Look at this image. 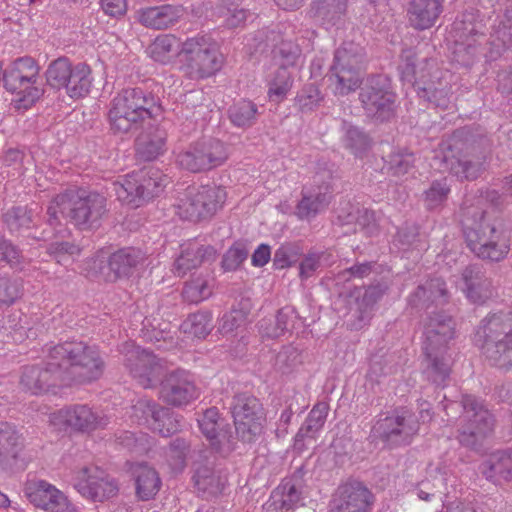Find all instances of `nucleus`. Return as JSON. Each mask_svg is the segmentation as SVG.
Listing matches in <instances>:
<instances>
[{"mask_svg": "<svg viewBox=\"0 0 512 512\" xmlns=\"http://www.w3.org/2000/svg\"><path fill=\"white\" fill-rule=\"evenodd\" d=\"M103 368L104 363L95 348L78 341L64 342L49 348L44 363L25 367L20 383L24 389L38 395L59 383L96 380Z\"/></svg>", "mask_w": 512, "mask_h": 512, "instance_id": "1", "label": "nucleus"}, {"mask_svg": "<svg viewBox=\"0 0 512 512\" xmlns=\"http://www.w3.org/2000/svg\"><path fill=\"white\" fill-rule=\"evenodd\" d=\"M499 194L487 191L485 196L466 197L461 208L464 237L470 250L479 258L502 260L509 252V234L500 219L485 208L490 201L496 203Z\"/></svg>", "mask_w": 512, "mask_h": 512, "instance_id": "2", "label": "nucleus"}, {"mask_svg": "<svg viewBox=\"0 0 512 512\" xmlns=\"http://www.w3.org/2000/svg\"><path fill=\"white\" fill-rule=\"evenodd\" d=\"M455 334V320L444 312L432 313L424 321L423 373L427 380L437 386L444 385L449 378L452 357L448 350Z\"/></svg>", "mask_w": 512, "mask_h": 512, "instance_id": "3", "label": "nucleus"}, {"mask_svg": "<svg viewBox=\"0 0 512 512\" xmlns=\"http://www.w3.org/2000/svg\"><path fill=\"white\" fill-rule=\"evenodd\" d=\"M107 212V199L99 193L85 190L59 194L47 208L50 225L59 223L58 215L61 214L80 230L99 227Z\"/></svg>", "mask_w": 512, "mask_h": 512, "instance_id": "4", "label": "nucleus"}, {"mask_svg": "<svg viewBox=\"0 0 512 512\" xmlns=\"http://www.w3.org/2000/svg\"><path fill=\"white\" fill-rule=\"evenodd\" d=\"M108 116L113 128H129L138 123L146 128H156L165 118L159 100L141 88H129L119 93L113 99Z\"/></svg>", "mask_w": 512, "mask_h": 512, "instance_id": "5", "label": "nucleus"}, {"mask_svg": "<svg viewBox=\"0 0 512 512\" xmlns=\"http://www.w3.org/2000/svg\"><path fill=\"white\" fill-rule=\"evenodd\" d=\"M500 314L482 320L477 337L483 340L482 351L486 359L500 369L512 368V323Z\"/></svg>", "mask_w": 512, "mask_h": 512, "instance_id": "6", "label": "nucleus"}, {"mask_svg": "<svg viewBox=\"0 0 512 512\" xmlns=\"http://www.w3.org/2000/svg\"><path fill=\"white\" fill-rule=\"evenodd\" d=\"M225 199L226 191L215 184L189 186L178 196L176 213L182 219L198 221L214 215Z\"/></svg>", "mask_w": 512, "mask_h": 512, "instance_id": "7", "label": "nucleus"}, {"mask_svg": "<svg viewBox=\"0 0 512 512\" xmlns=\"http://www.w3.org/2000/svg\"><path fill=\"white\" fill-rule=\"evenodd\" d=\"M183 68L191 79H203L220 70L223 60L217 44L209 37L188 38L182 43Z\"/></svg>", "mask_w": 512, "mask_h": 512, "instance_id": "8", "label": "nucleus"}, {"mask_svg": "<svg viewBox=\"0 0 512 512\" xmlns=\"http://www.w3.org/2000/svg\"><path fill=\"white\" fill-rule=\"evenodd\" d=\"M365 61V51L354 42H344L334 53L330 71L336 79L335 93L347 95L355 91L361 83V70Z\"/></svg>", "mask_w": 512, "mask_h": 512, "instance_id": "9", "label": "nucleus"}, {"mask_svg": "<svg viewBox=\"0 0 512 512\" xmlns=\"http://www.w3.org/2000/svg\"><path fill=\"white\" fill-rule=\"evenodd\" d=\"M463 408V425L459 430L458 440L461 445L477 449L494 430L493 415L481 401L472 395H465L461 400Z\"/></svg>", "mask_w": 512, "mask_h": 512, "instance_id": "10", "label": "nucleus"}, {"mask_svg": "<svg viewBox=\"0 0 512 512\" xmlns=\"http://www.w3.org/2000/svg\"><path fill=\"white\" fill-rule=\"evenodd\" d=\"M229 157L228 146L220 139L203 137L176 157L179 167L192 173L210 171L223 165Z\"/></svg>", "mask_w": 512, "mask_h": 512, "instance_id": "11", "label": "nucleus"}, {"mask_svg": "<svg viewBox=\"0 0 512 512\" xmlns=\"http://www.w3.org/2000/svg\"><path fill=\"white\" fill-rule=\"evenodd\" d=\"M39 70L38 64L30 56L17 58L4 70V87L19 96L24 106L33 104L43 93L38 86Z\"/></svg>", "mask_w": 512, "mask_h": 512, "instance_id": "12", "label": "nucleus"}, {"mask_svg": "<svg viewBox=\"0 0 512 512\" xmlns=\"http://www.w3.org/2000/svg\"><path fill=\"white\" fill-rule=\"evenodd\" d=\"M419 430L414 414L406 409L395 410L376 421L371 435L385 446L395 448L408 445Z\"/></svg>", "mask_w": 512, "mask_h": 512, "instance_id": "13", "label": "nucleus"}, {"mask_svg": "<svg viewBox=\"0 0 512 512\" xmlns=\"http://www.w3.org/2000/svg\"><path fill=\"white\" fill-rule=\"evenodd\" d=\"M332 177L333 171L326 163L319 165L312 184L303 187L301 191V199L295 210L300 220L310 221L328 207L331 201Z\"/></svg>", "mask_w": 512, "mask_h": 512, "instance_id": "14", "label": "nucleus"}, {"mask_svg": "<svg viewBox=\"0 0 512 512\" xmlns=\"http://www.w3.org/2000/svg\"><path fill=\"white\" fill-rule=\"evenodd\" d=\"M366 115L380 125L394 116V95L389 91L387 79L375 75L368 79L359 94Z\"/></svg>", "mask_w": 512, "mask_h": 512, "instance_id": "15", "label": "nucleus"}, {"mask_svg": "<svg viewBox=\"0 0 512 512\" xmlns=\"http://www.w3.org/2000/svg\"><path fill=\"white\" fill-rule=\"evenodd\" d=\"M231 412L238 437L247 443L255 441L262 432L263 421L262 406L258 399L247 393L237 394Z\"/></svg>", "mask_w": 512, "mask_h": 512, "instance_id": "16", "label": "nucleus"}, {"mask_svg": "<svg viewBox=\"0 0 512 512\" xmlns=\"http://www.w3.org/2000/svg\"><path fill=\"white\" fill-rule=\"evenodd\" d=\"M124 365L143 388L154 386L164 373V363L160 358L134 344L124 346Z\"/></svg>", "mask_w": 512, "mask_h": 512, "instance_id": "17", "label": "nucleus"}, {"mask_svg": "<svg viewBox=\"0 0 512 512\" xmlns=\"http://www.w3.org/2000/svg\"><path fill=\"white\" fill-rule=\"evenodd\" d=\"M74 488L84 498L103 502L118 494L119 487L114 478L97 467H83L77 472Z\"/></svg>", "mask_w": 512, "mask_h": 512, "instance_id": "18", "label": "nucleus"}, {"mask_svg": "<svg viewBox=\"0 0 512 512\" xmlns=\"http://www.w3.org/2000/svg\"><path fill=\"white\" fill-rule=\"evenodd\" d=\"M198 427L209 442L211 448L221 454L227 455L234 449V438L229 424L220 417L218 409H206L197 419Z\"/></svg>", "mask_w": 512, "mask_h": 512, "instance_id": "19", "label": "nucleus"}, {"mask_svg": "<svg viewBox=\"0 0 512 512\" xmlns=\"http://www.w3.org/2000/svg\"><path fill=\"white\" fill-rule=\"evenodd\" d=\"M442 150L446 168L459 180H474L484 171V156L468 149L454 148L451 144H443Z\"/></svg>", "mask_w": 512, "mask_h": 512, "instance_id": "20", "label": "nucleus"}, {"mask_svg": "<svg viewBox=\"0 0 512 512\" xmlns=\"http://www.w3.org/2000/svg\"><path fill=\"white\" fill-rule=\"evenodd\" d=\"M249 41H252L249 45L255 52L263 53L268 48H272L274 58L280 62L279 67L294 66L301 53L297 44L281 40V35L274 30L257 31Z\"/></svg>", "mask_w": 512, "mask_h": 512, "instance_id": "21", "label": "nucleus"}, {"mask_svg": "<svg viewBox=\"0 0 512 512\" xmlns=\"http://www.w3.org/2000/svg\"><path fill=\"white\" fill-rule=\"evenodd\" d=\"M24 493L37 508L48 512H74L73 506L65 494L45 480L30 481Z\"/></svg>", "mask_w": 512, "mask_h": 512, "instance_id": "22", "label": "nucleus"}, {"mask_svg": "<svg viewBox=\"0 0 512 512\" xmlns=\"http://www.w3.org/2000/svg\"><path fill=\"white\" fill-rule=\"evenodd\" d=\"M54 425L65 424L74 430L89 432L108 424L105 416H100L87 405H74L58 410L51 415Z\"/></svg>", "mask_w": 512, "mask_h": 512, "instance_id": "23", "label": "nucleus"}, {"mask_svg": "<svg viewBox=\"0 0 512 512\" xmlns=\"http://www.w3.org/2000/svg\"><path fill=\"white\" fill-rule=\"evenodd\" d=\"M162 400L173 406L187 405L198 397V391L190 375L183 370L169 373L161 383Z\"/></svg>", "mask_w": 512, "mask_h": 512, "instance_id": "24", "label": "nucleus"}, {"mask_svg": "<svg viewBox=\"0 0 512 512\" xmlns=\"http://www.w3.org/2000/svg\"><path fill=\"white\" fill-rule=\"evenodd\" d=\"M374 502V494L362 482L353 480L339 486L331 507L355 512H370Z\"/></svg>", "mask_w": 512, "mask_h": 512, "instance_id": "25", "label": "nucleus"}, {"mask_svg": "<svg viewBox=\"0 0 512 512\" xmlns=\"http://www.w3.org/2000/svg\"><path fill=\"white\" fill-rule=\"evenodd\" d=\"M433 64L434 60L427 57L420 58L412 49H404L398 66L401 80L417 91L419 85L428 81L426 78L430 76Z\"/></svg>", "mask_w": 512, "mask_h": 512, "instance_id": "26", "label": "nucleus"}, {"mask_svg": "<svg viewBox=\"0 0 512 512\" xmlns=\"http://www.w3.org/2000/svg\"><path fill=\"white\" fill-rule=\"evenodd\" d=\"M450 36L453 41H487V27L478 10H465L452 24Z\"/></svg>", "mask_w": 512, "mask_h": 512, "instance_id": "27", "label": "nucleus"}, {"mask_svg": "<svg viewBox=\"0 0 512 512\" xmlns=\"http://www.w3.org/2000/svg\"><path fill=\"white\" fill-rule=\"evenodd\" d=\"M442 12V0H410L407 9L408 21L415 30H427L435 25Z\"/></svg>", "mask_w": 512, "mask_h": 512, "instance_id": "28", "label": "nucleus"}, {"mask_svg": "<svg viewBox=\"0 0 512 512\" xmlns=\"http://www.w3.org/2000/svg\"><path fill=\"white\" fill-rule=\"evenodd\" d=\"M467 298L473 303H483L493 294L492 281L475 265L465 268L462 273Z\"/></svg>", "mask_w": 512, "mask_h": 512, "instance_id": "29", "label": "nucleus"}, {"mask_svg": "<svg viewBox=\"0 0 512 512\" xmlns=\"http://www.w3.org/2000/svg\"><path fill=\"white\" fill-rule=\"evenodd\" d=\"M22 446V436L16 426L8 422H0V468L6 469L12 465Z\"/></svg>", "mask_w": 512, "mask_h": 512, "instance_id": "30", "label": "nucleus"}, {"mask_svg": "<svg viewBox=\"0 0 512 512\" xmlns=\"http://www.w3.org/2000/svg\"><path fill=\"white\" fill-rule=\"evenodd\" d=\"M193 481L201 496L209 499L222 493L227 478L220 471L208 465H201L195 470Z\"/></svg>", "mask_w": 512, "mask_h": 512, "instance_id": "31", "label": "nucleus"}, {"mask_svg": "<svg viewBox=\"0 0 512 512\" xmlns=\"http://www.w3.org/2000/svg\"><path fill=\"white\" fill-rule=\"evenodd\" d=\"M215 250L212 246L190 243L185 246L176 259L174 268L178 276H183L190 269L200 266L203 262L214 259Z\"/></svg>", "mask_w": 512, "mask_h": 512, "instance_id": "32", "label": "nucleus"}, {"mask_svg": "<svg viewBox=\"0 0 512 512\" xmlns=\"http://www.w3.org/2000/svg\"><path fill=\"white\" fill-rule=\"evenodd\" d=\"M180 17V9L172 5L147 7L138 12L141 24L152 29H167Z\"/></svg>", "mask_w": 512, "mask_h": 512, "instance_id": "33", "label": "nucleus"}, {"mask_svg": "<svg viewBox=\"0 0 512 512\" xmlns=\"http://www.w3.org/2000/svg\"><path fill=\"white\" fill-rule=\"evenodd\" d=\"M166 133L164 130H142L136 138V156L143 161H152L165 150Z\"/></svg>", "mask_w": 512, "mask_h": 512, "instance_id": "34", "label": "nucleus"}, {"mask_svg": "<svg viewBox=\"0 0 512 512\" xmlns=\"http://www.w3.org/2000/svg\"><path fill=\"white\" fill-rule=\"evenodd\" d=\"M137 172L125 176L122 181L113 183V191L118 200L137 208L147 202Z\"/></svg>", "mask_w": 512, "mask_h": 512, "instance_id": "35", "label": "nucleus"}, {"mask_svg": "<svg viewBox=\"0 0 512 512\" xmlns=\"http://www.w3.org/2000/svg\"><path fill=\"white\" fill-rule=\"evenodd\" d=\"M338 219L344 225L355 223L370 235L377 231L374 211L366 208L360 209L349 202L338 209Z\"/></svg>", "mask_w": 512, "mask_h": 512, "instance_id": "36", "label": "nucleus"}, {"mask_svg": "<svg viewBox=\"0 0 512 512\" xmlns=\"http://www.w3.org/2000/svg\"><path fill=\"white\" fill-rule=\"evenodd\" d=\"M136 484V494L141 500H149L160 489L161 481L158 473L146 464H136L133 468Z\"/></svg>", "mask_w": 512, "mask_h": 512, "instance_id": "37", "label": "nucleus"}, {"mask_svg": "<svg viewBox=\"0 0 512 512\" xmlns=\"http://www.w3.org/2000/svg\"><path fill=\"white\" fill-rule=\"evenodd\" d=\"M142 261L143 254L140 250L124 248L114 252L109 257V269L114 273L115 279L128 277Z\"/></svg>", "mask_w": 512, "mask_h": 512, "instance_id": "38", "label": "nucleus"}, {"mask_svg": "<svg viewBox=\"0 0 512 512\" xmlns=\"http://www.w3.org/2000/svg\"><path fill=\"white\" fill-rule=\"evenodd\" d=\"M389 286L386 282H378L366 288L361 300L357 301V322L354 323L356 328H361L367 323L371 317L374 305L388 291Z\"/></svg>", "mask_w": 512, "mask_h": 512, "instance_id": "39", "label": "nucleus"}, {"mask_svg": "<svg viewBox=\"0 0 512 512\" xmlns=\"http://www.w3.org/2000/svg\"><path fill=\"white\" fill-rule=\"evenodd\" d=\"M91 85L90 67L85 63H78L72 67L64 88L71 98H81L89 93Z\"/></svg>", "mask_w": 512, "mask_h": 512, "instance_id": "40", "label": "nucleus"}, {"mask_svg": "<svg viewBox=\"0 0 512 512\" xmlns=\"http://www.w3.org/2000/svg\"><path fill=\"white\" fill-rule=\"evenodd\" d=\"M447 482L446 472L440 468H435L430 472L429 478L420 483L417 490L418 498L425 501L437 499L439 502H443Z\"/></svg>", "mask_w": 512, "mask_h": 512, "instance_id": "41", "label": "nucleus"}, {"mask_svg": "<svg viewBox=\"0 0 512 512\" xmlns=\"http://www.w3.org/2000/svg\"><path fill=\"white\" fill-rule=\"evenodd\" d=\"M482 473L489 480L512 481V451H500L483 464Z\"/></svg>", "mask_w": 512, "mask_h": 512, "instance_id": "42", "label": "nucleus"}, {"mask_svg": "<svg viewBox=\"0 0 512 512\" xmlns=\"http://www.w3.org/2000/svg\"><path fill=\"white\" fill-rule=\"evenodd\" d=\"M146 200L159 196L169 183V178L160 169L147 167L137 171Z\"/></svg>", "mask_w": 512, "mask_h": 512, "instance_id": "43", "label": "nucleus"}, {"mask_svg": "<svg viewBox=\"0 0 512 512\" xmlns=\"http://www.w3.org/2000/svg\"><path fill=\"white\" fill-rule=\"evenodd\" d=\"M272 501L269 504L274 509L291 510L298 505L301 500V492L297 484L292 479L283 481L272 493Z\"/></svg>", "mask_w": 512, "mask_h": 512, "instance_id": "44", "label": "nucleus"}, {"mask_svg": "<svg viewBox=\"0 0 512 512\" xmlns=\"http://www.w3.org/2000/svg\"><path fill=\"white\" fill-rule=\"evenodd\" d=\"M33 210L27 206H15L7 210L3 222L12 234L21 235L33 225Z\"/></svg>", "mask_w": 512, "mask_h": 512, "instance_id": "45", "label": "nucleus"}, {"mask_svg": "<svg viewBox=\"0 0 512 512\" xmlns=\"http://www.w3.org/2000/svg\"><path fill=\"white\" fill-rule=\"evenodd\" d=\"M348 0H315L312 9L323 24L335 25L345 14Z\"/></svg>", "mask_w": 512, "mask_h": 512, "instance_id": "46", "label": "nucleus"}, {"mask_svg": "<svg viewBox=\"0 0 512 512\" xmlns=\"http://www.w3.org/2000/svg\"><path fill=\"white\" fill-rule=\"evenodd\" d=\"M445 282L440 278H434L424 285L418 286L417 290L410 296L411 305L424 306L427 302H434L446 296Z\"/></svg>", "mask_w": 512, "mask_h": 512, "instance_id": "47", "label": "nucleus"}, {"mask_svg": "<svg viewBox=\"0 0 512 512\" xmlns=\"http://www.w3.org/2000/svg\"><path fill=\"white\" fill-rule=\"evenodd\" d=\"M416 92L420 98L427 100L436 107L448 108L451 103L448 83H443L442 81L438 83L427 81L423 85H419Z\"/></svg>", "mask_w": 512, "mask_h": 512, "instance_id": "48", "label": "nucleus"}, {"mask_svg": "<svg viewBox=\"0 0 512 512\" xmlns=\"http://www.w3.org/2000/svg\"><path fill=\"white\" fill-rule=\"evenodd\" d=\"M487 41H454L453 60L464 67H470L483 53L482 45Z\"/></svg>", "mask_w": 512, "mask_h": 512, "instance_id": "49", "label": "nucleus"}, {"mask_svg": "<svg viewBox=\"0 0 512 512\" xmlns=\"http://www.w3.org/2000/svg\"><path fill=\"white\" fill-rule=\"evenodd\" d=\"M178 40L175 36L165 34L158 36L148 47V53L152 59L160 63H167L172 54L176 52Z\"/></svg>", "mask_w": 512, "mask_h": 512, "instance_id": "50", "label": "nucleus"}, {"mask_svg": "<svg viewBox=\"0 0 512 512\" xmlns=\"http://www.w3.org/2000/svg\"><path fill=\"white\" fill-rule=\"evenodd\" d=\"M302 363L301 351L293 345H286L276 354L274 368L282 374H288Z\"/></svg>", "mask_w": 512, "mask_h": 512, "instance_id": "51", "label": "nucleus"}, {"mask_svg": "<svg viewBox=\"0 0 512 512\" xmlns=\"http://www.w3.org/2000/svg\"><path fill=\"white\" fill-rule=\"evenodd\" d=\"M72 67L69 60L65 57L54 60L46 71L47 83L56 89L64 88Z\"/></svg>", "mask_w": 512, "mask_h": 512, "instance_id": "52", "label": "nucleus"}, {"mask_svg": "<svg viewBox=\"0 0 512 512\" xmlns=\"http://www.w3.org/2000/svg\"><path fill=\"white\" fill-rule=\"evenodd\" d=\"M229 116L235 126H252L256 123L257 107L251 101L242 100L229 110Z\"/></svg>", "mask_w": 512, "mask_h": 512, "instance_id": "53", "label": "nucleus"}, {"mask_svg": "<svg viewBox=\"0 0 512 512\" xmlns=\"http://www.w3.org/2000/svg\"><path fill=\"white\" fill-rule=\"evenodd\" d=\"M414 163V154L407 151L393 152L386 160L388 173L398 178L407 174L414 167Z\"/></svg>", "mask_w": 512, "mask_h": 512, "instance_id": "54", "label": "nucleus"}, {"mask_svg": "<svg viewBox=\"0 0 512 512\" xmlns=\"http://www.w3.org/2000/svg\"><path fill=\"white\" fill-rule=\"evenodd\" d=\"M184 332L203 338L208 335L212 329V318L208 312H198L191 314L182 324Z\"/></svg>", "mask_w": 512, "mask_h": 512, "instance_id": "55", "label": "nucleus"}, {"mask_svg": "<svg viewBox=\"0 0 512 512\" xmlns=\"http://www.w3.org/2000/svg\"><path fill=\"white\" fill-rule=\"evenodd\" d=\"M293 79L286 67H279L269 85V97L273 101H280L292 87Z\"/></svg>", "mask_w": 512, "mask_h": 512, "instance_id": "56", "label": "nucleus"}, {"mask_svg": "<svg viewBox=\"0 0 512 512\" xmlns=\"http://www.w3.org/2000/svg\"><path fill=\"white\" fill-rule=\"evenodd\" d=\"M132 417L137 420L139 424H147L151 428V421L159 415H163L164 407L159 406L157 403L150 399H140L132 407Z\"/></svg>", "mask_w": 512, "mask_h": 512, "instance_id": "57", "label": "nucleus"}, {"mask_svg": "<svg viewBox=\"0 0 512 512\" xmlns=\"http://www.w3.org/2000/svg\"><path fill=\"white\" fill-rule=\"evenodd\" d=\"M212 294V289L205 278L197 277L186 283L182 295L185 301L189 303H199Z\"/></svg>", "mask_w": 512, "mask_h": 512, "instance_id": "58", "label": "nucleus"}, {"mask_svg": "<svg viewBox=\"0 0 512 512\" xmlns=\"http://www.w3.org/2000/svg\"><path fill=\"white\" fill-rule=\"evenodd\" d=\"M222 4L221 15L227 27L236 28L245 23L250 14L248 9L234 0H222Z\"/></svg>", "mask_w": 512, "mask_h": 512, "instance_id": "59", "label": "nucleus"}, {"mask_svg": "<svg viewBox=\"0 0 512 512\" xmlns=\"http://www.w3.org/2000/svg\"><path fill=\"white\" fill-rule=\"evenodd\" d=\"M344 142L356 157H363L371 147V139L362 130H347Z\"/></svg>", "mask_w": 512, "mask_h": 512, "instance_id": "60", "label": "nucleus"}, {"mask_svg": "<svg viewBox=\"0 0 512 512\" xmlns=\"http://www.w3.org/2000/svg\"><path fill=\"white\" fill-rule=\"evenodd\" d=\"M450 192L446 179L436 180L425 191V204L428 209H434L442 205Z\"/></svg>", "mask_w": 512, "mask_h": 512, "instance_id": "61", "label": "nucleus"}, {"mask_svg": "<svg viewBox=\"0 0 512 512\" xmlns=\"http://www.w3.org/2000/svg\"><path fill=\"white\" fill-rule=\"evenodd\" d=\"M248 250L242 243H235L223 255L222 267L225 271H235L247 259Z\"/></svg>", "mask_w": 512, "mask_h": 512, "instance_id": "62", "label": "nucleus"}, {"mask_svg": "<svg viewBox=\"0 0 512 512\" xmlns=\"http://www.w3.org/2000/svg\"><path fill=\"white\" fill-rule=\"evenodd\" d=\"M300 249L297 245L286 243L281 245L274 253L273 265L276 269L286 268L297 262Z\"/></svg>", "mask_w": 512, "mask_h": 512, "instance_id": "63", "label": "nucleus"}, {"mask_svg": "<svg viewBox=\"0 0 512 512\" xmlns=\"http://www.w3.org/2000/svg\"><path fill=\"white\" fill-rule=\"evenodd\" d=\"M329 255L325 252L309 253L300 263L299 275L302 279H307L320 267L328 265Z\"/></svg>", "mask_w": 512, "mask_h": 512, "instance_id": "64", "label": "nucleus"}]
</instances>
